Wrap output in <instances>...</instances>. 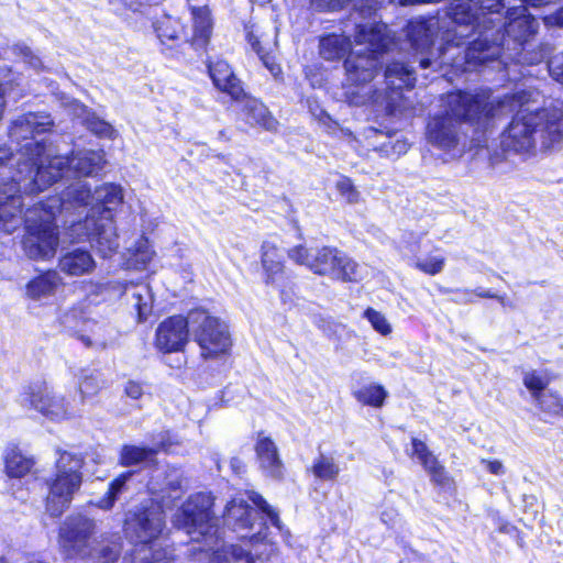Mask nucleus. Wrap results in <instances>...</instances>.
Segmentation results:
<instances>
[{"mask_svg": "<svg viewBox=\"0 0 563 563\" xmlns=\"http://www.w3.org/2000/svg\"><path fill=\"white\" fill-rule=\"evenodd\" d=\"M54 125L49 114L30 112L16 118L10 128V139L20 147L13 154L0 147V167L14 161L18 169L10 181L0 180V227L12 233L22 223L20 192L35 194L68 175L95 177L107 161L102 150H79L71 157L54 154L52 146L35 141V136Z\"/></svg>", "mask_w": 563, "mask_h": 563, "instance_id": "obj_1", "label": "nucleus"}, {"mask_svg": "<svg viewBox=\"0 0 563 563\" xmlns=\"http://www.w3.org/2000/svg\"><path fill=\"white\" fill-rule=\"evenodd\" d=\"M355 43L358 48L344 62L346 86L345 100L352 106H371L377 114L396 115L400 112L402 88H412L416 77L412 68L404 63L394 62L385 71L389 92L373 89L369 82L380 66V56L394 44L388 26L384 23L357 25Z\"/></svg>", "mask_w": 563, "mask_h": 563, "instance_id": "obj_2", "label": "nucleus"}, {"mask_svg": "<svg viewBox=\"0 0 563 563\" xmlns=\"http://www.w3.org/2000/svg\"><path fill=\"white\" fill-rule=\"evenodd\" d=\"M517 111L503 132L500 146L506 153L531 156L537 151H551L563 144V101L550 100L537 89L516 91L483 104V121Z\"/></svg>", "mask_w": 563, "mask_h": 563, "instance_id": "obj_3", "label": "nucleus"}, {"mask_svg": "<svg viewBox=\"0 0 563 563\" xmlns=\"http://www.w3.org/2000/svg\"><path fill=\"white\" fill-rule=\"evenodd\" d=\"M123 202V189L115 184H103L91 192L85 180L78 179L69 185L60 199L49 198L27 209L24 217L26 234L23 240L25 254L33 260H47L55 255L58 234L54 224L57 212L68 211L74 206H90L87 216L111 218L113 211Z\"/></svg>", "mask_w": 563, "mask_h": 563, "instance_id": "obj_4", "label": "nucleus"}, {"mask_svg": "<svg viewBox=\"0 0 563 563\" xmlns=\"http://www.w3.org/2000/svg\"><path fill=\"white\" fill-rule=\"evenodd\" d=\"M504 7L503 0H455L448 9L451 20L449 26L441 35V45L434 52L433 34L439 29L435 19L415 20L407 26V36L418 58L421 68L449 63L446 56H462L460 52L463 38L470 35L482 36L492 31L489 24L500 21L499 11Z\"/></svg>", "mask_w": 563, "mask_h": 563, "instance_id": "obj_5", "label": "nucleus"}, {"mask_svg": "<svg viewBox=\"0 0 563 563\" xmlns=\"http://www.w3.org/2000/svg\"><path fill=\"white\" fill-rule=\"evenodd\" d=\"M147 489L154 498L126 514L124 531L135 547L122 563H173L172 552L158 548L156 540L165 527L164 507L169 506V499H177L183 493L181 471L170 466L156 467Z\"/></svg>", "mask_w": 563, "mask_h": 563, "instance_id": "obj_6", "label": "nucleus"}, {"mask_svg": "<svg viewBox=\"0 0 563 563\" xmlns=\"http://www.w3.org/2000/svg\"><path fill=\"white\" fill-rule=\"evenodd\" d=\"M507 22L501 20L489 24L492 31L474 38L466 49L463 51V58H452V64L470 70L488 60L503 57L501 54L508 49L517 51L532 38L538 31L539 23L529 12L527 7H514L507 11Z\"/></svg>", "mask_w": 563, "mask_h": 563, "instance_id": "obj_7", "label": "nucleus"}, {"mask_svg": "<svg viewBox=\"0 0 563 563\" xmlns=\"http://www.w3.org/2000/svg\"><path fill=\"white\" fill-rule=\"evenodd\" d=\"M213 500L207 494L190 496L181 508L175 514L173 523L176 528L183 529L190 537V541L203 545L199 551H212L210 563H254L250 550L239 545H223L214 549L218 543L217 519L211 512Z\"/></svg>", "mask_w": 563, "mask_h": 563, "instance_id": "obj_8", "label": "nucleus"}, {"mask_svg": "<svg viewBox=\"0 0 563 563\" xmlns=\"http://www.w3.org/2000/svg\"><path fill=\"white\" fill-rule=\"evenodd\" d=\"M488 99V91L477 93L452 92L443 99L444 113L433 117L427 125L428 143L443 151L451 158L460 156V121L482 122L483 104Z\"/></svg>", "mask_w": 563, "mask_h": 563, "instance_id": "obj_9", "label": "nucleus"}, {"mask_svg": "<svg viewBox=\"0 0 563 563\" xmlns=\"http://www.w3.org/2000/svg\"><path fill=\"white\" fill-rule=\"evenodd\" d=\"M82 466L84 460L80 455L70 452L59 454L56 472L46 482L48 494L45 509L51 517H59L69 507L82 483Z\"/></svg>", "mask_w": 563, "mask_h": 563, "instance_id": "obj_10", "label": "nucleus"}, {"mask_svg": "<svg viewBox=\"0 0 563 563\" xmlns=\"http://www.w3.org/2000/svg\"><path fill=\"white\" fill-rule=\"evenodd\" d=\"M224 523L241 539H250V543L257 558L268 559L277 547L267 538V527L258 511L251 508L243 497H234L228 503L224 510Z\"/></svg>", "mask_w": 563, "mask_h": 563, "instance_id": "obj_11", "label": "nucleus"}, {"mask_svg": "<svg viewBox=\"0 0 563 563\" xmlns=\"http://www.w3.org/2000/svg\"><path fill=\"white\" fill-rule=\"evenodd\" d=\"M189 324L202 357L217 358L230 352L232 339L229 327L220 318L207 310L194 309L189 312Z\"/></svg>", "mask_w": 563, "mask_h": 563, "instance_id": "obj_12", "label": "nucleus"}, {"mask_svg": "<svg viewBox=\"0 0 563 563\" xmlns=\"http://www.w3.org/2000/svg\"><path fill=\"white\" fill-rule=\"evenodd\" d=\"M96 521L82 514H73L65 518L58 531V544L69 559H88L92 555L96 534Z\"/></svg>", "mask_w": 563, "mask_h": 563, "instance_id": "obj_13", "label": "nucleus"}, {"mask_svg": "<svg viewBox=\"0 0 563 563\" xmlns=\"http://www.w3.org/2000/svg\"><path fill=\"white\" fill-rule=\"evenodd\" d=\"M69 235L74 242L89 241L102 257H110L119 249L117 229L111 218L86 216L84 221L70 225Z\"/></svg>", "mask_w": 563, "mask_h": 563, "instance_id": "obj_14", "label": "nucleus"}, {"mask_svg": "<svg viewBox=\"0 0 563 563\" xmlns=\"http://www.w3.org/2000/svg\"><path fill=\"white\" fill-rule=\"evenodd\" d=\"M20 401L23 406H30L53 421H62L75 415L65 397L45 383H35L25 387Z\"/></svg>", "mask_w": 563, "mask_h": 563, "instance_id": "obj_15", "label": "nucleus"}, {"mask_svg": "<svg viewBox=\"0 0 563 563\" xmlns=\"http://www.w3.org/2000/svg\"><path fill=\"white\" fill-rule=\"evenodd\" d=\"M309 268L316 274L342 282H357L362 278L357 263L338 249L329 246L313 251Z\"/></svg>", "mask_w": 563, "mask_h": 563, "instance_id": "obj_16", "label": "nucleus"}, {"mask_svg": "<svg viewBox=\"0 0 563 563\" xmlns=\"http://www.w3.org/2000/svg\"><path fill=\"white\" fill-rule=\"evenodd\" d=\"M189 329V314L164 320L156 329L155 346L164 353L181 351L188 341Z\"/></svg>", "mask_w": 563, "mask_h": 563, "instance_id": "obj_17", "label": "nucleus"}, {"mask_svg": "<svg viewBox=\"0 0 563 563\" xmlns=\"http://www.w3.org/2000/svg\"><path fill=\"white\" fill-rule=\"evenodd\" d=\"M155 33L162 45V53L170 58L178 57L180 37L185 34L180 20L169 14H164L154 23Z\"/></svg>", "mask_w": 563, "mask_h": 563, "instance_id": "obj_18", "label": "nucleus"}, {"mask_svg": "<svg viewBox=\"0 0 563 563\" xmlns=\"http://www.w3.org/2000/svg\"><path fill=\"white\" fill-rule=\"evenodd\" d=\"M255 452L263 473L274 479H280L284 475V464L276 443L264 432L257 434Z\"/></svg>", "mask_w": 563, "mask_h": 563, "instance_id": "obj_19", "label": "nucleus"}, {"mask_svg": "<svg viewBox=\"0 0 563 563\" xmlns=\"http://www.w3.org/2000/svg\"><path fill=\"white\" fill-rule=\"evenodd\" d=\"M213 85L233 100L241 101L245 97L240 79L234 75L230 65L224 60L210 63L208 66Z\"/></svg>", "mask_w": 563, "mask_h": 563, "instance_id": "obj_20", "label": "nucleus"}, {"mask_svg": "<svg viewBox=\"0 0 563 563\" xmlns=\"http://www.w3.org/2000/svg\"><path fill=\"white\" fill-rule=\"evenodd\" d=\"M59 269L73 277L91 274L96 268V261L91 253L84 249H74L65 253L58 262Z\"/></svg>", "mask_w": 563, "mask_h": 563, "instance_id": "obj_21", "label": "nucleus"}, {"mask_svg": "<svg viewBox=\"0 0 563 563\" xmlns=\"http://www.w3.org/2000/svg\"><path fill=\"white\" fill-rule=\"evenodd\" d=\"M69 112L75 117H85L86 128L101 139L114 140L118 136L117 130L107 121L95 114L87 113V108L77 100H70L66 103Z\"/></svg>", "mask_w": 563, "mask_h": 563, "instance_id": "obj_22", "label": "nucleus"}, {"mask_svg": "<svg viewBox=\"0 0 563 563\" xmlns=\"http://www.w3.org/2000/svg\"><path fill=\"white\" fill-rule=\"evenodd\" d=\"M242 100H244L243 115L247 124L261 126L267 131L277 129L278 122L260 100L246 96Z\"/></svg>", "mask_w": 563, "mask_h": 563, "instance_id": "obj_23", "label": "nucleus"}, {"mask_svg": "<svg viewBox=\"0 0 563 563\" xmlns=\"http://www.w3.org/2000/svg\"><path fill=\"white\" fill-rule=\"evenodd\" d=\"M192 35L185 36V42L191 43L195 48H203L210 38L212 23L210 12L206 7L192 9Z\"/></svg>", "mask_w": 563, "mask_h": 563, "instance_id": "obj_24", "label": "nucleus"}, {"mask_svg": "<svg viewBox=\"0 0 563 563\" xmlns=\"http://www.w3.org/2000/svg\"><path fill=\"white\" fill-rule=\"evenodd\" d=\"M412 452L418 457L424 470L430 474L431 479L437 484H445L448 476L444 466L441 465L438 459L428 450L424 442L412 439Z\"/></svg>", "mask_w": 563, "mask_h": 563, "instance_id": "obj_25", "label": "nucleus"}, {"mask_svg": "<svg viewBox=\"0 0 563 563\" xmlns=\"http://www.w3.org/2000/svg\"><path fill=\"white\" fill-rule=\"evenodd\" d=\"M124 295L130 305L137 311L139 321H144L152 313L153 295L146 284L131 285Z\"/></svg>", "mask_w": 563, "mask_h": 563, "instance_id": "obj_26", "label": "nucleus"}, {"mask_svg": "<svg viewBox=\"0 0 563 563\" xmlns=\"http://www.w3.org/2000/svg\"><path fill=\"white\" fill-rule=\"evenodd\" d=\"M284 253L272 242L262 245V265L266 272V282L275 284L283 276Z\"/></svg>", "mask_w": 563, "mask_h": 563, "instance_id": "obj_27", "label": "nucleus"}, {"mask_svg": "<svg viewBox=\"0 0 563 563\" xmlns=\"http://www.w3.org/2000/svg\"><path fill=\"white\" fill-rule=\"evenodd\" d=\"M60 283L62 278L58 273L48 271L27 284V295L33 299L51 296L55 292Z\"/></svg>", "mask_w": 563, "mask_h": 563, "instance_id": "obj_28", "label": "nucleus"}, {"mask_svg": "<svg viewBox=\"0 0 563 563\" xmlns=\"http://www.w3.org/2000/svg\"><path fill=\"white\" fill-rule=\"evenodd\" d=\"M350 49L351 42L342 34H330L320 41V55L327 60L341 59Z\"/></svg>", "mask_w": 563, "mask_h": 563, "instance_id": "obj_29", "label": "nucleus"}, {"mask_svg": "<svg viewBox=\"0 0 563 563\" xmlns=\"http://www.w3.org/2000/svg\"><path fill=\"white\" fill-rule=\"evenodd\" d=\"M166 449L165 443L156 448H142L136 445H124L121 450L120 461L124 466L136 465L143 462H152L159 450Z\"/></svg>", "mask_w": 563, "mask_h": 563, "instance_id": "obj_30", "label": "nucleus"}, {"mask_svg": "<svg viewBox=\"0 0 563 563\" xmlns=\"http://www.w3.org/2000/svg\"><path fill=\"white\" fill-rule=\"evenodd\" d=\"M5 471L11 477H22L26 475L32 466L33 461L24 456L16 446L8 448L4 455Z\"/></svg>", "mask_w": 563, "mask_h": 563, "instance_id": "obj_31", "label": "nucleus"}, {"mask_svg": "<svg viewBox=\"0 0 563 563\" xmlns=\"http://www.w3.org/2000/svg\"><path fill=\"white\" fill-rule=\"evenodd\" d=\"M247 42L252 49L258 55L264 66L269 70L274 77H278L282 74V68L275 63L274 57L269 55L268 43L263 36L255 34L253 31H249L246 35Z\"/></svg>", "mask_w": 563, "mask_h": 563, "instance_id": "obj_32", "label": "nucleus"}, {"mask_svg": "<svg viewBox=\"0 0 563 563\" xmlns=\"http://www.w3.org/2000/svg\"><path fill=\"white\" fill-rule=\"evenodd\" d=\"M311 471L318 479L329 482L336 479L341 468L334 456L321 453L314 459Z\"/></svg>", "mask_w": 563, "mask_h": 563, "instance_id": "obj_33", "label": "nucleus"}, {"mask_svg": "<svg viewBox=\"0 0 563 563\" xmlns=\"http://www.w3.org/2000/svg\"><path fill=\"white\" fill-rule=\"evenodd\" d=\"M78 339L87 347L103 350L110 341V333L107 327L98 322H89L88 333H81Z\"/></svg>", "mask_w": 563, "mask_h": 563, "instance_id": "obj_34", "label": "nucleus"}, {"mask_svg": "<svg viewBox=\"0 0 563 563\" xmlns=\"http://www.w3.org/2000/svg\"><path fill=\"white\" fill-rule=\"evenodd\" d=\"M153 256L154 251L148 240L141 238L135 246L129 250L128 266L137 271L144 269Z\"/></svg>", "mask_w": 563, "mask_h": 563, "instance_id": "obj_35", "label": "nucleus"}, {"mask_svg": "<svg viewBox=\"0 0 563 563\" xmlns=\"http://www.w3.org/2000/svg\"><path fill=\"white\" fill-rule=\"evenodd\" d=\"M357 401L372 407H382L387 397V391L382 385L369 384L353 393Z\"/></svg>", "mask_w": 563, "mask_h": 563, "instance_id": "obj_36", "label": "nucleus"}, {"mask_svg": "<svg viewBox=\"0 0 563 563\" xmlns=\"http://www.w3.org/2000/svg\"><path fill=\"white\" fill-rule=\"evenodd\" d=\"M522 382L534 400L545 391L547 386L550 384V378L545 373L527 371L523 373Z\"/></svg>", "mask_w": 563, "mask_h": 563, "instance_id": "obj_37", "label": "nucleus"}, {"mask_svg": "<svg viewBox=\"0 0 563 563\" xmlns=\"http://www.w3.org/2000/svg\"><path fill=\"white\" fill-rule=\"evenodd\" d=\"M101 388L100 374L97 371H81L78 389L84 401L87 397L96 395Z\"/></svg>", "mask_w": 563, "mask_h": 563, "instance_id": "obj_38", "label": "nucleus"}, {"mask_svg": "<svg viewBox=\"0 0 563 563\" xmlns=\"http://www.w3.org/2000/svg\"><path fill=\"white\" fill-rule=\"evenodd\" d=\"M131 476L132 473L128 472L112 481L104 497L95 503V506L103 510L111 509L114 505V501L117 500L118 495L123 490L125 483Z\"/></svg>", "mask_w": 563, "mask_h": 563, "instance_id": "obj_39", "label": "nucleus"}, {"mask_svg": "<svg viewBox=\"0 0 563 563\" xmlns=\"http://www.w3.org/2000/svg\"><path fill=\"white\" fill-rule=\"evenodd\" d=\"M537 406L544 412L551 415L563 413V398L550 390L542 393L534 399Z\"/></svg>", "mask_w": 563, "mask_h": 563, "instance_id": "obj_40", "label": "nucleus"}, {"mask_svg": "<svg viewBox=\"0 0 563 563\" xmlns=\"http://www.w3.org/2000/svg\"><path fill=\"white\" fill-rule=\"evenodd\" d=\"M247 498L262 512V515H265L267 519H269L274 527L282 530V521L278 512L260 494L250 492L247 493Z\"/></svg>", "mask_w": 563, "mask_h": 563, "instance_id": "obj_41", "label": "nucleus"}, {"mask_svg": "<svg viewBox=\"0 0 563 563\" xmlns=\"http://www.w3.org/2000/svg\"><path fill=\"white\" fill-rule=\"evenodd\" d=\"M364 317L368 320L374 330L382 335L391 333V325L382 312L373 308H367L364 312Z\"/></svg>", "mask_w": 563, "mask_h": 563, "instance_id": "obj_42", "label": "nucleus"}, {"mask_svg": "<svg viewBox=\"0 0 563 563\" xmlns=\"http://www.w3.org/2000/svg\"><path fill=\"white\" fill-rule=\"evenodd\" d=\"M445 257L442 255H431L427 258L418 260L416 267L428 275H437L444 268Z\"/></svg>", "mask_w": 563, "mask_h": 563, "instance_id": "obj_43", "label": "nucleus"}, {"mask_svg": "<svg viewBox=\"0 0 563 563\" xmlns=\"http://www.w3.org/2000/svg\"><path fill=\"white\" fill-rule=\"evenodd\" d=\"M335 188L341 197L349 203H356L360 200V192L349 177H340L335 184Z\"/></svg>", "mask_w": 563, "mask_h": 563, "instance_id": "obj_44", "label": "nucleus"}, {"mask_svg": "<svg viewBox=\"0 0 563 563\" xmlns=\"http://www.w3.org/2000/svg\"><path fill=\"white\" fill-rule=\"evenodd\" d=\"M549 74L553 80L563 85V52L553 55L548 62Z\"/></svg>", "mask_w": 563, "mask_h": 563, "instance_id": "obj_45", "label": "nucleus"}, {"mask_svg": "<svg viewBox=\"0 0 563 563\" xmlns=\"http://www.w3.org/2000/svg\"><path fill=\"white\" fill-rule=\"evenodd\" d=\"M313 251H308L303 246H297L289 251V257L298 264L307 265L309 267V262L313 258Z\"/></svg>", "mask_w": 563, "mask_h": 563, "instance_id": "obj_46", "label": "nucleus"}, {"mask_svg": "<svg viewBox=\"0 0 563 563\" xmlns=\"http://www.w3.org/2000/svg\"><path fill=\"white\" fill-rule=\"evenodd\" d=\"M543 56L542 52L527 53L522 48L516 54V56L509 55L508 57L520 64H538L542 60Z\"/></svg>", "mask_w": 563, "mask_h": 563, "instance_id": "obj_47", "label": "nucleus"}, {"mask_svg": "<svg viewBox=\"0 0 563 563\" xmlns=\"http://www.w3.org/2000/svg\"><path fill=\"white\" fill-rule=\"evenodd\" d=\"M120 551V545L118 543H112L111 545H106L99 551L97 563H111L113 562Z\"/></svg>", "mask_w": 563, "mask_h": 563, "instance_id": "obj_48", "label": "nucleus"}, {"mask_svg": "<svg viewBox=\"0 0 563 563\" xmlns=\"http://www.w3.org/2000/svg\"><path fill=\"white\" fill-rule=\"evenodd\" d=\"M409 148V144L406 140H396L395 142H389L387 145H384V151L387 155L400 156L407 153Z\"/></svg>", "mask_w": 563, "mask_h": 563, "instance_id": "obj_49", "label": "nucleus"}, {"mask_svg": "<svg viewBox=\"0 0 563 563\" xmlns=\"http://www.w3.org/2000/svg\"><path fill=\"white\" fill-rule=\"evenodd\" d=\"M14 51L23 56L25 63L30 64L34 68H38L41 66V60L37 56H35L32 51L25 45H15Z\"/></svg>", "mask_w": 563, "mask_h": 563, "instance_id": "obj_50", "label": "nucleus"}, {"mask_svg": "<svg viewBox=\"0 0 563 563\" xmlns=\"http://www.w3.org/2000/svg\"><path fill=\"white\" fill-rule=\"evenodd\" d=\"M350 0H312L316 8L320 10L334 11L343 8Z\"/></svg>", "mask_w": 563, "mask_h": 563, "instance_id": "obj_51", "label": "nucleus"}, {"mask_svg": "<svg viewBox=\"0 0 563 563\" xmlns=\"http://www.w3.org/2000/svg\"><path fill=\"white\" fill-rule=\"evenodd\" d=\"M543 22L547 26H560L563 27V7L553 13L547 14L543 18Z\"/></svg>", "mask_w": 563, "mask_h": 563, "instance_id": "obj_52", "label": "nucleus"}, {"mask_svg": "<svg viewBox=\"0 0 563 563\" xmlns=\"http://www.w3.org/2000/svg\"><path fill=\"white\" fill-rule=\"evenodd\" d=\"M124 391L128 397L132 399H139L143 395V387L137 382L129 380L125 384Z\"/></svg>", "mask_w": 563, "mask_h": 563, "instance_id": "obj_53", "label": "nucleus"}, {"mask_svg": "<svg viewBox=\"0 0 563 563\" xmlns=\"http://www.w3.org/2000/svg\"><path fill=\"white\" fill-rule=\"evenodd\" d=\"M483 464H485L487 471L494 475H503L505 473V467L503 463L498 460L494 461H482Z\"/></svg>", "mask_w": 563, "mask_h": 563, "instance_id": "obj_54", "label": "nucleus"}, {"mask_svg": "<svg viewBox=\"0 0 563 563\" xmlns=\"http://www.w3.org/2000/svg\"><path fill=\"white\" fill-rule=\"evenodd\" d=\"M87 291L93 295H100L104 290V285L99 283H87L86 284Z\"/></svg>", "mask_w": 563, "mask_h": 563, "instance_id": "obj_55", "label": "nucleus"}, {"mask_svg": "<svg viewBox=\"0 0 563 563\" xmlns=\"http://www.w3.org/2000/svg\"><path fill=\"white\" fill-rule=\"evenodd\" d=\"M393 3H399L401 5L413 4V3H426V2H439L440 0H388Z\"/></svg>", "mask_w": 563, "mask_h": 563, "instance_id": "obj_56", "label": "nucleus"}, {"mask_svg": "<svg viewBox=\"0 0 563 563\" xmlns=\"http://www.w3.org/2000/svg\"><path fill=\"white\" fill-rule=\"evenodd\" d=\"M4 96H5V89H4L3 85L0 84V120L2 119L3 111H4V108H5Z\"/></svg>", "mask_w": 563, "mask_h": 563, "instance_id": "obj_57", "label": "nucleus"}, {"mask_svg": "<svg viewBox=\"0 0 563 563\" xmlns=\"http://www.w3.org/2000/svg\"><path fill=\"white\" fill-rule=\"evenodd\" d=\"M523 3L531 7H541L543 4H548L551 0H521Z\"/></svg>", "mask_w": 563, "mask_h": 563, "instance_id": "obj_58", "label": "nucleus"}, {"mask_svg": "<svg viewBox=\"0 0 563 563\" xmlns=\"http://www.w3.org/2000/svg\"><path fill=\"white\" fill-rule=\"evenodd\" d=\"M476 295L478 297H483V298H495V297H497V295L492 292L490 290H484V289H477L476 290Z\"/></svg>", "mask_w": 563, "mask_h": 563, "instance_id": "obj_59", "label": "nucleus"}, {"mask_svg": "<svg viewBox=\"0 0 563 563\" xmlns=\"http://www.w3.org/2000/svg\"><path fill=\"white\" fill-rule=\"evenodd\" d=\"M495 299H497L503 306H509V307H512V305H510L507 300H506V297L505 296H499L497 295V297H495Z\"/></svg>", "mask_w": 563, "mask_h": 563, "instance_id": "obj_60", "label": "nucleus"}, {"mask_svg": "<svg viewBox=\"0 0 563 563\" xmlns=\"http://www.w3.org/2000/svg\"><path fill=\"white\" fill-rule=\"evenodd\" d=\"M62 322L65 324V327H67V325H68V324H67V320H63Z\"/></svg>", "mask_w": 563, "mask_h": 563, "instance_id": "obj_61", "label": "nucleus"}, {"mask_svg": "<svg viewBox=\"0 0 563 563\" xmlns=\"http://www.w3.org/2000/svg\"><path fill=\"white\" fill-rule=\"evenodd\" d=\"M0 563H7L5 560L3 559H0Z\"/></svg>", "mask_w": 563, "mask_h": 563, "instance_id": "obj_62", "label": "nucleus"}, {"mask_svg": "<svg viewBox=\"0 0 563 563\" xmlns=\"http://www.w3.org/2000/svg\"><path fill=\"white\" fill-rule=\"evenodd\" d=\"M382 3H384V0H380L379 4H382ZM376 4H378V2Z\"/></svg>", "mask_w": 563, "mask_h": 563, "instance_id": "obj_63", "label": "nucleus"}]
</instances>
